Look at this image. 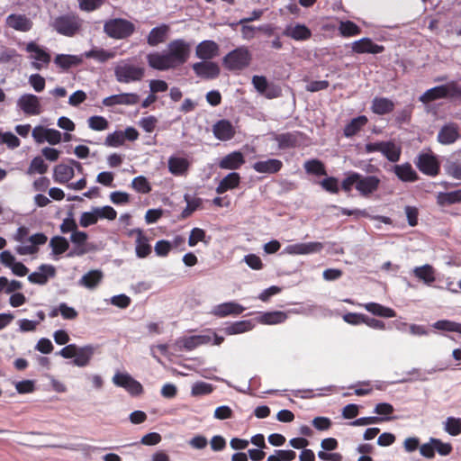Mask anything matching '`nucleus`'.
I'll return each mask as SVG.
<instances>
[{"instance_id": "obj_42", "label": "nucleus", "mask_w": 461, "mask_h": 461, "mask_svg": "<svg viewBox=\"0 0 461 461\" xmlns=\"http://www.w3.org/2000/svg\"><path fill=\"white\" fill-rule=\"evenodd\" d=\"M339 32L343 37H351L360 34L361 29L351 21H341L339 25Z\"/></svg>"}, {"instance_id": "obj_44", "label": "nucleus", "mask_w": 461, "mask_h": 461, "mask_svg": "<svg viewBox=\"0 0 461 461\" xmlns=\"http://www.w3.org/2000/svg\"><path fill=\"white\" fill-rule=\"evenodd\" d=\"M304 169L308 174L315 176H326L327 172L323 163L318 159L307 160L304 163Z\"/></svg>"}, {"instance_id": "obj_55", "label": "nucleus", "mask_w": 461, "mask_h": 461, "mask_svg": "<svg viewBox=\"0 0 461 461\" xmlns=\"http://www.w3.org/2000/svg\"><path fill=\"white\" fill-rule=\"evenodd\" d=\"M0 144H6L10 149L18 148L21 144L20 140L12 132H0Z\"/></svg>"}, {"instance_id": "obj_61", "label": "nucleus", "mask_w": 461, "mask_h": 461, "mask_svg": "<svg viewBox=\"0 0 461 461\" xmlns=\"http://www.w3.org/2000/svg\"><path fill=\"white\" fill-rule=\"evenodd\" d=\"M76 230H77V224L75 219L72 217V214L70 213L68 217L63 220L60 225V231L62 233H73Z\"/></svg>"}, {"instance_id": "obj_29", "label": "nucleus", "mask_w": 461, "mask_h": 461, "mask_svg": "<svg viewBox=\"0 0 461 461\" xmlns=\"http://www.w3.org/2000/svg\"><path fill=\"white\" fill-rule=\"evenodd\" d=\"M371 109L375 114L384 115L393 111L394 103L386 97L376 96L372 101Z\"/></svg>"}, {"instance_id": "obj_15", "label": "nucleus", "mask_w": 461, "mask_h": 461, "mask_svg": "<svg viewBox=\"0 0 461 461\" xmlns=\"http://www.w3.org/2000/svg\"><path fill=\"white\" fill-rule=\"evenodd\" d=\"M140 96L135 93H122L105 97L103 100L104 106L110 107L116 104L133 105L138 104Z\"/></svg>"}, {"instance_id": "obj_63", "label": "nucleus", "mask_w": 461, "mask_h": 461, "mask_svg": "<svg viewBox=\"0 0 461 461\" xmlns=\"http://www.w3.org/2000/svg\"><path fill=\"white\" fill-rule=\"evenodd\" d=\"M59 310L65 320H75L78 315L77 312L73 307L68 306L65 303H61L59 305Z\"/></svg>"}, {"instance_id": "obj_62", "label": "nucleus", "mask_w": 461, "mask_h": 461, "mask_svg": "<svg viewBox=\"0 0 461 461\" xmlns=\"http://www.w3.org/2000/svg\"><path fill=\"white\" fill-rule=\"evenodd\" d=\"M29 83L37 93L43 91L45 88V79L40 74L31 75Z\"/></svg>"}, {"instance_id": "obj_35", "label": "nucleus", "mask_w": 461, "mask_h": 461, "mask_svg": "<svg viewBox=\"0 0 461 461\" xmlns=\"http://www.w3.org/2000/svg\"><path fill=\"white\" fill-rule=\"evenodd\" d=\"M363 307L369 312L374 315L384 317V318H393L395 317L396 312L394 310L389 307H385L377 303H367L363 305Z\"/></svg>"}, {"instance_id": "obj_64", "label": "nucleus", "mask_w": 461, "mask_h": 461, "mask_svg": "<svg viewBox=\"0 0 461 461\" xmlns=\"http://www.w3.org/2000/svg\"><path fill=\"white\" fill-rule=\"evenodd\" d=\"M446 172L455 179L461 180V162H448L446 166Z\"/></svg>"}, {"instance_id": "obj_47", "label": "nucleus", "mask_w": 461, "mask_h": 461, "mask_svg": "<svg viewBox=\"0 0 461 461\" xmlns=\"http://www.w3.org/2000/svg\"><path fill=\"white\" fill-rule=\"evenodd\" d=\"M444 429L451 436H457L461 433V419L448 417L444 423Z\"/></svg>"}, {"instance_id": "obj_3", "label": "nucleus", "mask_w": 461, "mask_h": 461, "mask_svg": "<svg viewBox=\"0 0 461 461\" xmlns=\"http://www.w3.org/2000/svg\"><path fill=\"white\" fill-rule=\"evenodd\" d=\"M442 98L460 99L461 86L456 81H451L445 85L437 86L425 91L420 96V101L423 104H428Z\"/></svg>"}, {"instance_id": "obj_8", "label": "nucleus", "mask_w": 461, "mask_h": 461, "mask_svg": "<svg viewBox=\"0 0 461 461\" xmlns=\"http://www.w3.org/2000/svg\"><path fill=\"white\" fill-rule=\"evenodd\" d=\"M192 68L198 77L206 80L217 78L221 72L219 65L210 60L195 62Z\"/></svg>"}, {"instance_id": "obj_54", "label": "nucleus", "mask_w": 461, "mask_h": 461, "mask_svg": "<svg viewBox=\"0 0 461 461\" xmlns=\"http://www.w3.org/2000/svg\"><path fill=\"white\" fill-rule=\"evenodd\" d=\"M124 142L123 131H117L108 134L104 140V144L109 147H119Z\"/></svg>"}, {"instance_id": "obj_45", "label": "nucleus", "mask_w": 461, "mask_h": 461, "mask_svg": "<svg viewBox=\"0 0 461 461\" xmlns=\"http://www.w3.org/2000/svg\"><path fill=\"white\" fill-rule=\"evenodd\" d=\"M48 171V165L44 162L43 158L40 156L35 157L30 163V166L27 169L28 175L33 174H45Z\"/></svg>"}, {"instance_id": "obj_17", "label": "nucleus", "mask_w": 461, "mask_h": 461, "mask_svg": "<svg viewBox=\"0 0 461 461\" xmlns=\"http://www.w3.org/2000/svg\"><path fill=\"white\" fill-rule=\"evenodd\" d=\"M5 23L9 28L15 31L26 32L32 28V22L25 14H11L5 19Z\"/></svg>"}, {"instance_id": "obj_52", "label": "nucleus", "mask_w": 461, "mask_h": 461, "mask_svg": "<svg viewBox=\"0 0 461 461\" xmlns=\"http://www.w3.org/2000/svg\"><path fill=\"white\" fill-rule=\"evenodd\" d=\"M132 379V376L131 375H129L128 373H120V372H117L113 376V383L118 386V387H122L124 388L125 390H127L129 388V386L131 385V381Z\"/></svg>"}, {"instance_id": "obj_18", "label": "nucleus", "mask_w": 461, "mask_h": 461, "mask_svg": "<svg viewBox=\"0 0 461 461\" xmlns=\"http://www.w3.org/2000/svg\"><path fill=\"white\" fill-rule=\"evenodd\" d=\"M212 132L216 139L222 141L231 140L236 133L232 123L225 119L218 121L212 126Z\"/></svg>"}, {"instance_id": "obj_12", "label": "nucleus", "mask_w": 461, "mask_h": 461, "mask_svg": "<svg viewBox=\"0 0 461 461\" xmlns=\"http://www.w3.org/2000/svg\"><path fill=\"white\" fill-rule=\"evenodd\" d=\"M87 238L86 232L78 230L71 233L70 241L74 244V248L68 253V257H80L88 253Z\"/></svg>"}, {"instance_id": "obj_33", "label": "nucleus", "mask_w": 461, "mask_h": 461, "mask_svg": "<svg viewBox=\"0 0 461 461\" xmlns=\"http://www.w3.org/2000/svg\"><path fill=\"white\" fill-rule=\"evenodd\" d=\"M412 272L419 280L428 285H430L436 279L434 268L429 264H425L421 267H416Z\"/></svg>"}, {"instance_id": "obj_4", "label": "nucleus", "mask_w": 461, "mask_h": 461, "mask_svg": "<svg viewBox=\"0 0 461 461\" xmlns=\"http://www.w3.org/2000/svg\"><path fill=\"white\" fill-rule=\"evenodd\" d=\"M82 23L83 21L77 15L67 14L53 18L50 24L58 33L72 37L80 31Z\"/></svg>"}, {"instance_id": "obj_48", "label": "nucleus", "mask_w": 461, "mask_h": 461, "mask_svg": "<svg viewBox=\"0 0 461 461\" xmlns=\"http://www.w3.org/2000/svg\"><path fill=\"white\" fill-rule=\"evenodd\" d=\"M79 59L76 56L59 54L56 56L54 62L64 69H68L78 63Z\"/></svg>"}, {"instance_id": "obj_32", "label": "nucleus", "mask_w": 461, "mask_h": 461, "mask_svg": "<svg viewBox=\"0 0 461 461\" xmlns=\"http://www.w3.org/2000/svg\"><path fill=\"white\" fill-rule=\"evenodd\" d=\"M103 276L102 271L91 270L81 277L78 284L87 289L93 290L99 285Z\"/></svg>"}, {"instance_id": "obj_14", "label": "nucleus", "mask_w": 461, "mask_h": 461, "mask_svg": "<svg viewBox=\"0 0 461 461\" xmlns=\"http://www.w3.org/2000/svg\"><path fill=\"white\" fill-rule=\"evenodd\" d=\"M219 45L210 40L203 41L195 48V56L202 60H211L219 55Z\"/></svg>"}, {"instance_id": "obj_60", "label": "nucleus", "mask_w": 461, "mask_h": 461, "mask_svg": "<svg viewBox=\"0 0 461 461\" xmlns=\"http://www.w3.org/2000/svg\"><path fill=\"white\" fill-rule=\"evenodd\" d=\"M205 238V231L200 228H194L188 239V244L190 247L195 246L199 241H203Z\"/></svg>"}, {"instance_id": "obj_6", "label": "nucleus", "mask_w": 461, "mask_h": 461, "mask_svg": "<svg viewBox=\"0 0 461 461\" xmlns=\"http://www.w3.org/2000/svg\"><path fill=\"white\" fill-rule=\"evenodd\" d=\"M251 54L246 47H240L223 58V65L229 70H241L249 65Z\"/></svg>"}, {"instance_id": "obj_24", "label": "nucleus", "mask_w": 461, "mask_h": 461, "mask_svg": "<svg viewBox=\"0 0 461 461\" xmlns=\"http://www.w3.org/2000/svg\"><path fill=\"white\" fill-rule=\"evenodd\" d=\"M392 171L402 182H415L418 179L416 171L408 162L393 166Z\"/></svg>"}, {"instance_id": "obj_58", "label": "nucleus", "mask_w": 461, "mask_h": 461, "mask_svg": "<svg viewBox=\"0 0 461 461\" xmlns=\"http://www.w3.org/2000/svg\"><path fill=\"white\" fill-rule=\"evenodd\" d=\"M104 0H78L79 8L86 12H93L98 9Z\"/></svg>"}, {"instance_id": "obj_16", "label": "nucleus", "mask_w": 461, "mask_h": 461, "mask_svg": "<svg viewBox=\"0 0 461 461\" xmlns=\"http://www.w3.org/2000/svg\"><path fill=\"white\" fill-rule=\"evenodd\" d=\"M56 275V269L51 265H41L38 271L32 272L28 276V280L32 284L45 285L49 278L54 277Z\"/></svg>"}, {"instance_id": "obj_7", "label": "nucleus", "mask_w": 461, "mask_h": 461, "mask_svg": "<svg viewBox=\"0 0 461 461\" xmlns=\"http://www.w3.org/2000/svg\"><path fill=\"white\" fill-rule=\"evenodd\" d=\"M414 163L418 169L425 175L434 176L439 172V163L430 150L420 153Z\"/></svg>"}, {"instance_id": "obj_50", "label": "nucleus", "mask_w": 461, "mask_h": 461, "mask_svg": "<svg viewBox=\"0 0 461 461\" xmlns=\"http://www.w3.org/2000/svg\"><path fill=\"white\" fill-rule=\"evenodd\" d=\"M433 327L437 330L456 331L461 333V323L442 320L438 321L433 324Z\"/></svg>"}, {"instance_id": "obj_5", "label": "nucleus", "mask_w": 461, "mask_h": 461, "mask_svg": "<svg viewBox=\"0 0 461 461\" xmlns=\"http://www.w3.org/2000/svg\"><path fill=\"white\" fill-rule=\"evenodd\" d=\"M104 32L113 39L122 40L129 38L135 32V25L122 18H114L106 21Z\"/></svg>"}, {"instance_id": "obj_23", "label": "nucleus", "mask_w": 461, "mask_h": 461, "mask_svg": "<svg viewBox=\"0 0 461 461\" xmlns=\"http://www.w3.org/2000/svg\"><path fill=\"white\" fill-rule=\"evenodd\" d=\"M245 163V158L240 151H233L223 157L219 162L221 169L235 170L240 168Z\"/></svg>"}, {"instance_id": "obj_27", "label": "nucleus", "mask_w": 461, "mask_h": 461, "mask_svg": "<svg viewBox=\"0 0 461 461\" xmlns=\"http://www.w3.org/2000/svg\"><path fill=\"white\" fill-rule=\"evenodd\" d=\"M95 350V348L92 345L78 347V349L73 360V365L79 367L86 366L89 364L92 357L94 356Z\"/></svg>"}, {"instance_id": "obj_9", "label": "nucleus", "mask_w": 461, "mask_h": 461, "mask_svg": "<svg viewBox=\"0 0 461 461\" xmlns=\"http://www.w3.org/2000/svg\"><path fill=\"white\" fill-rule=\"evenodd\" d=\"M17 106L27 115H39L42 113L40 98L32 94H23L17 100Z\"/></svg>"}, {"instance_id": "obj_40", "label": "nucleus", "mask_w": 461, "mask_h": 461, "mask_svg": "<svg viewBox=\"0 0 461 461\" xmlns=\"http://www.w3.org/2000/svg\"><path fill=\"white\" fill-rule=\"evenodd\" d=\"M367 122V118L365 115H360L354 118L344 128V135L346 137H352L356 135Z\"/></svg>"}, {"instance_id": "obj_30", "label": "nucleus", "mask_w": 461, "mask_h": 461, "mask_svg": "<svg viewBox=\"0 0 461 461\" xmlns=\"http://www.w3.org/2000/svg\"><path fill=\"white\" fill-rule=\"evenodd\" d=\"M240 182V176L239 173H229L224 178L221 180L216 187V193L221 194L228 190L236 188Z\"/></svg>"}, {"instance_id": "obj_43", "label": "nucleus", "mask_w": 461, "mask_h": 461, "mask_svg": "<svg viewBox=\"0 0 461 461\" xmlns=\"http://www.w3.org/2000/svg\"><path fill=\"white\" fill-rule=\"evenodd\" d=\"M50 246L55 255H60L66 252L69 248V243L66 238L62 236H55L51 238Z\"/></svg>"}, {"instance_id": "obj_25", "label": "nucleus", "mask_w": 461, "mask_h": 461, "mask_svg": "<svg viewBox=\"0 0 461 461\" xmlns=\"http://www.w3.org/2000/svg\"><path fill=\"white\" fill-rule=\"evenodd\" d=\"M75 176L74 167L67 164H59L54 167L53 179L59 184H67Z\"/></svg>"}, {"instance_id": "obj_11", "label": "nucleus", "mask_w": 461, "mask_h": 461, "mask_svg": "<svg viewBox=\"0 0 461 461\" xmlns=\"http://www.w3.org/2000/svg\"><path fill=\"white\" fill-rule=\"evenodd\" d=\"M459 126L455 122L444 124L438 131L437 140L442 145H451L460 138Z\"/></svg>"}, {"instance_id": "obj_59", "label": "nucleus", "mask_w": 461, "mask_h": 461, "mask_svg": "<svg viewBox=\"0 0 461 461\" xmlns=\"http://www.w3.org/2000/svg\"><path fill=\"white\" fill-rule=\"evenodd\" d=\"M97 222V218L94 209L91 212H85L81 214L79 219L80 226L86 228L90 225L95 224Z\"/></svg>"}, {"instance_id": "obj_49", "label": "nucleus", "mask_w": 461, "mask_h": 461, "mask_svg": "<svg viewBox=\"0 0 461 461\" xmlns=\"http://www.w3.org/2000/svg\"><path fill=\"white\" fill-rule=\"evenodd\" d=\"M93 209L95 212L97 221L99 219H107L109 221H113L117 217V212L112 206L105 205L103 207H94Z\"/></svg>"}, {"instance_id": "obj_46", "label": "nucleus", "mask_w": 461, "mask_h": 461, "mask_svg": "<svg viewBox=\"0 0 461 461\" xmlns=\"http://www.w3.org/2000/svg\"><path fill=\"white\" fill-rule=\"evenodd\" d=\"M211 340L209 336H191L182 340L183 347L187 350H192L200 345L206 344Z\"/></svg>"}, {"instance_id": "obj_53", "label": "nucleus", "mask_w": 461, "mask_h": 461, "mask_svg": "<svg viewBox=\"0 0 461 461\" xmlns=\"http://www.w3.org/2000/svg\"><path fill=\"white\" fill-rule=\"evenodd\" d=\"M108 121L103 116H91L88 119V126L94 131H104L108 128Z\"/></svg>"}, {"instance_id": "obj_22", "label": "nucleus", "mask_w": 461, "mask_h": 461, "mask_svg": "<svg viewBox=\"0 0 461 461\" xmlns=\"http://www.w3.org/2000/svg\"><path fill=\"white\" fill-rule=\"evenodd\" d=\"M283 34L294 41H306L312 37L311 30L304 24L299 23L286 26Z\"/></svg>"}, {"instance_id": "obj_56", "label": "nucleus", "mask_w": 461, "mask_h": 461, "mask_svg": "<svg viewBox=\"0 0 461 461\" xmlns=\"http://www.w3.org/2000/svg\"><path fill=\"white\" fill-rule=\"evenodd\" d=\"M359 179V173L350 172L341 183V188L345 192H350L352 187L357 189V180Z\"/></svg>"}, {"instance_id": "obj_57", "label": "nucleus", "mask_w": 461, "mask_h": 461, "mask_svg": "<svg viewBox=\"0 0 461 461\" xmlns=\"http://www.w3.org/2000/svg\"><path fill=\"white\" fill-rule=\"evenodd\" d=\"M431 444L434 445L435 450L441 456H447L452 451V446L450 443H443L440 439L431 438Z\"/></svg>"}, {"instance_id": "obj_20", "label": "nucleus", "mask_w": 461, "mask_h": 461, "mask_svg": "<svg viewBox=\"0 0 461 461\" xmlns=\"http://www.w3.org/2000/svg\"><path fill=\"white\" fill-rule=\"evenodd\" d=\"M245 308L235 303L228 302L216 305L213 307L212 313L217 317L223 318L230 315H239L244 312Z\"/></svg>"}, {"instance_id": "obj_19", "label": "nucleus", "mask_w": 461, "mask_h": 461, "mask_svg": "<svg viewBox=\"0 0 461 461\" xmlns=\"http://www.w3.org/2000/svg\"><path fill=\"white\" fill-rule=\"evenodd\" d=\"M136 235V255L140 258L148 257L151 253V246L149 244V239L144 235L140 229H133L130 231V235Z\"/></svg>"}, {"instance_id": "obj_34", "label": "nucleus", "mask_w": 461, "mask_h": 461, "mask_svg": "<svg viewBox=\"0 0 461 461\" xmlns=\"http://www.w3.org/2000/svg\"><path fill=\"white\" fill-rule=\"evenodd\" d=\"M287 319L285 312L281 311H274L263 312L258 317V322L267 325H275L284 322Z\"/></svg>"}, {"instance_id": "obj_31", "label": "nucleus", "mask_w": 461, "mask_h": 461, "mask_svg": "<svg viewBox=\"0 0 461 461\" xmlns=\"http://www.w3.org/2000/svg\"><path fill=\"white\" fill-rule=\"evenodd\" d=\"M169 27L167 24H161L153 28L147 38V42L149 46H157L165 41Z\"/></svg>"}, {"instance_id": "obj_37", "label": "nucleus", "mask_w": 461, "mask_h": 461, "mask_svg": "<svg viewBox=\"0 0 461 461\" xmlns=\"http://www.w3.org/2000/svg\"><path fill=\"white\" fill-rule=\"evenodd\" d=\"M254 328V323L250 320L233 322L224 329L227 335H235L249 331Z\"/></svg>"}, {"instance_id": "obj_51", "label": "nucleus", "mask_w": 461, "mask_h": 461, "mask_svg": "<svg viewBox=\"0 0 461 461\" xmlns=\"http://www.w3.org/2000/svg\"><path fill=\"white\" fill-rule=\"evenodd\" d=\"M131 186L139 193L148 194L150 192L151 187L146 177L139 176L133 178Z\"/></svg>"}, {"instance_id": "obj_10", "label": "nucleus", "mask_w": 461, "mask_h": 461, "mask_svg": "<svg viewBox=\"0 0 461 461\" xmlns=\"http://www.w3.org/2000/svg\"><path fill=\"white\" fill-rule=\"evenodd\" d=\"M26 50L31 53V59H34V61L32 62V67L34 69L41 70L50 62V54L33 41L27 44Z\"/></svg>"}, {"instance_id": "obj_39", "label": "nucleus", "mask_w": 461, "mask_h": 461, "mask_svg": "<svg viewBox=\"0 0 461 461\" xmlns=\"http://www.w3.org/2000/svg\"><path fill=\"white\" fill-rule=\"evenodd\" d=\"M390 162L400 160L402 149L393 141H385L381 152Z\"/></svg>"}, {"instance_id": "obj_28", "label": "nucleus", "mask_w": 461, "mask_h": 461, "mask_svg": "<svg viewBox=\"0 0 461 461\" xmlns=\"http://www.w3.org/2000/svg\"><path fill=\"white\" fill-rule=\"evenodd\" d=\"M168 170L174 176L185 175L189 167V161L185 158L170 157L167 161Z\"/></svg>"}, {"instance_id": "obj_21", "label": "nucleus", "mask_w": 461, "mask_h": 461, "mask_svg": "<svg viewBox=\"0 0 461 461\" xmlns=\"http://www.w3.org/2000/svg\"><path fill=\"white\" fill-rule=\"evenodd\" d=\"M384 50V46L374 43L369 38H362L352 43V50L356 53L378 54L383 52Z\"/></svg>"}, {"instance_id": "obj_2", "label": "nucleus", "mask_w": 461, "mask_h": 461, "mask_svg": "<svg viewBox=\"0 0 461 461\" xmlns=\"http://www.w3.org/2000/svg\"><path fill=\"white\" fill-rule=\"evenodd\" d=\"M114 76L119 83L139 82L145 76V68L136 63L133 59H122L114 67Z\"/></svg>"}, {"instance_id": "obj_1", "label": "nucleus", "mask_w": 461, "mask_h": 461, "mask_svg": "<svg viewBox=\"0 0 461 461\" xmlns=\"http://www.w3.org/2000/svg\"><path fill=\"white\" fill-rule=\"evenodd\" d=\"M190 48V44L185 40H174L168 43L167 51L148 54V64L150 68L160 71L176 68L187 61Z\"/></svg>"}, {"instance_id": "obj_41", "label": "nucleus", "mask_w": 461, "mask_h": 461, "mask_svg": "<svg viewBox=\"0 0 461 461\" xmlns=\"http://www.w3.org/2000/svg\"><path fill=\"white\" fill-rule=\"evenodd\" d=\"M84 56L87 59H94L99 62H105L115 57V52L105 50L100 48H94L89 51H86Z\"/></svg>"}, {"instance_id": "obj_26", "label": "nucleus", "mask_w": 461, "mask_h": 461, "mask_svg": "<svg viewBox=\"0 0 461 461\" xmlns=\"http://www.w3.org/2000/svg\"><path fill=\"white\" fill-rule=\"evenodd\" d=\"M283 167V162L276 158H270L264 161H258L253 164V169L258 173L275 174Z\"/></svg>"}, {"instance_id": "obj_36", "label": "nucleus", "mask_w": 461, "mask_h": 461, "mask_svg": "<svg viewBox=\"0 0 461 461\" xmlns=\"http://www.w3.org/2000/svg\"><path fill=\"white\" fill-rule=\"evenodd\" d=\"M275 140L278 143V148L281 149L294 148L298 144V133L285 132L276 134Z\"/></svg>"}, {"instance_id": "obj_38", "label": "nucleus", "mask_w": 461, "mask_h": 461, "mask_svg": "<svg viewBox=\"0 0 461 461\" xmlns=\"http://www.w3.org/2000/svg\"><path fill=\"white\" fill-rule=\"evenodd\" d=\"M437 202L441 206L461 203V189L438 193Z\"/></svg>"}, {"instance_id": "obj_13", "label": "nucleus", "mask_w": 461, "mask_h": 461, "mask_svg": "<svg viewBox=\"0 0 461 461\" xmlns=\"http://www.w3.org/2000/svg\"><path fill=\"white\" fill-rule=\"evenodd\" d=\"M381 180L375 176H363L359 174L357 190L362 196L367 197L378 189Z\"/></svg>"}]
</instances>
